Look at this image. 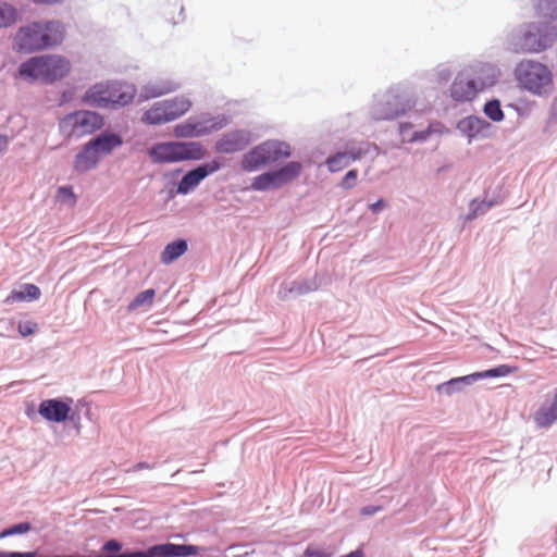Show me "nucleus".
<instances>
[{
	"label": "nucleus",
	"instance_id": "1",
	"mask_svg": "<svg viewBox=\"0 0 557 557\" xmlns=\"http://www.w3.org/2000/svg\"><path fill=\"white\" fill-rule=\"evenodd\" d=\"M64 37L65 28L62 22L35 21L17 30L13 47L21 53H33L60 45Z\"/></svg>",
	"mask_w": 557,
	"mask_h": 557
},
{
	"label": "nucleus",
	"instance_id": "2",
	"mask_svg": "<svg viewBox=\"0 0 557 557\" xmlns=\"http://www.w3.org/2000/svg\"><path fill=\"white\" fill-rule=\"evenodd\" d=\"M418 98L412 87L395 84L374 97L370 117L374 121H393L407 115L417 106Z\"/></svg>",
	"mask_w": 557,
	"mask_h": 557
},
{
	"label": "nucleus",
	"instance_id": "3",
	"mask_svg": "<svg viewBox=\"0 0 557 557\" xmlns=\"http://www.w3.org/2000/svg\"><path fill=\"white\" fill-rule=\"evenodd\" d=\"M557 41V26L547 21L525 22L516 27L509 37L515 52L541 53Z\"/></svg>",
	"mask_w": 557,
	"mask_h": 557
},
{
	"label": "nucleus",
	"instance_id": "4",
	"mask_svg": "<svg viewBox=\"0 0 557 557\" xmlns=\"http://www.w3.org/2000/svg\"><path fill=\"white\" fill-rule=\"evenodd\" d=\"M513 74L518 84L532 95L548 97L554 90L552 71L539 61H520L516 65Z\"/></svg>",
	"mask_w": 557,
	"mask_h": 557
},
{
	"label": "nucleus",
	"instance_id": "5",
	"mask_svg": "<svg viewBox=\"0 0 557 557\" xmlns=\"http://www.w3.org/2000/svg\"><path fill=\"white\" fill-rule=\"evenodd\" d=\"M479 72L483 76L479 75L475 78H471L463 72L456 75L449 88L450 97L454 101H471L479 91L493 86L497 82L499 72L495 66L482 64Z\"/></svg>",
	"mask_w": 557,
	"mask_h": 557
},
{
	"label": "nucleus",
	"instance_id": "6",
	"mask_svg": "<svg viewBox=\"0 0 557 557\" xmlns=\"http://www.w3.org/2000/svg\"><path fill=\"white\" fill-rule=\"evenodd\" d=\"M290 156L292 148L288 143L278 139H268L246 152L243 156L240 166L243 171L255 172Z\"/></svg>",
	"mask_w": 557,
	"mask_h": 557
},
{
	"label": "nucleus",
	"instance_id": "7",
	"mask_svg": "<svg viewBox=\"0 0 557 557\" xmlns=\"http://www.w3.org/2000/svg\"><path fill=\"white\" fill-rule=\"evenodd\" d=\"M104 125V117L90 110H76L65 114L59 121V132L65 138L83 137L100 131Z\"/></svg>",
	"mask_w": 557,
	"mask_h": 557
},
{
	"label": "nucleus",
	"instance_id": "8",
	"mask_svg": "<svg viewBox=\"0 0 557 557\" xmlns=\"http://www.w3.org/2000/svg\"><path fill=\"white\" fill-rule=\"evenodd\" d=\"M230 122V116L225 114L213 116L205 112L198 116H189L184 122L174 125L173 135L176 138H198L223 129Z\"/></svg>",
	"mask_w": 557,
	"mask_h": 557
},
{
	"label": "nucleus",
	"instance_id": "9",
	"mask_svg": "<svg viewBox=\"0 0 557 557\" xmlns=\"http://www.w3.org/2000/svg\"><path fill=\"white\" fill-rule=\"evenodd\" d=\"M302 170L299 161H289L278 169L269 170L253 177L251 188L257 191H268L281 188L296 180Z\"/></svg>",
	"mask_w": 557,
	"mask_h": 557
},
{
	"label": "nucleus",
	"instance_id": "10",
	"mask_svg": "<svg viewBox=\"0 0 557 557\" xmlns=\"http://www.w3.org/2000/svg\"><path fill=\"white\" fill-rule=\"evenodd\" d=\"M190 108L191 101L188 98L184 96L174 97L147 110L144 113L143 121L148 125H160L178 119Z\"/></svg>",
	"mask_w": 557,
	"mask_h": 557
},
{
	"label": "nucleus",
	"instance_id": "11",
	"mask_svg": "<svg viewBox=\"0 0 557 557\" xmlns=\"http://www.w3.org/2000/svg\"><path fill=\"white\" fill-rule=\"evenodd\" d=\"M224 166V160L215 157L209 162H203L188 170L176 186V194L186 196L194 191L208 176L220 171Z\"/></svg>",
	"mask_w": 557,
	"mask_h": 557
},
{
	"label": "nucleus",
	"instance_id": "12",
	"mask_svg": "<svg viewBox=\"0 0 557 557\" xmlns=\"http://www.w3.org/2000/svg\"><path fill=\"white\" fill-rule=\"evenodd\" d=\"M456 129L467 138L468 144L474 140L487 139L495 135L496 127L485 119L471 114L456 123Z\"/></svg>",
	"mask_w": 557,
	"mask_h": 557
},
{
	"label": "nucleus",
	"instance_id": "13",
	"mask_svg": "<svg viewBox=\"0 0 557 557\" xmlns=\"http://www.w3.org/2000/svg\"><path fill=\"white\" fill-rule=\"evenodd\" d=\"M253 141L250 129L236 128L223 133L214 143V151L223 154H233L244 151Z\"/></svg>",
	"mask_w": 557,
	"mask_h": 557
},
{
	"label": "nucleus",
	"instance_id": "14",
	"mask_svg": "<svg viewBox=\"0 0 557 557\" xmlns=\"http://www.w3.org/2000/svg\"><path fill=\"white\" fill-rule=\"evenodd\" d=\"M72 405V397L48 398L39 403L37 412L48 422L65 423Z\"/></svg>",
	"mask_w": 557,
	"mask_h": 557
},
{
	"label": "nucleus",
	"instance_id": "15",
	"mask_svg": "<svg viewBox=\"0 0 557 557\" xmlns=\"http://www.w3.org/2000/svg\"><path fill=\"white\" fill-rule=\"evenodd\" d=\"M42 83L53 84L63 79L71 71L70 61L58 54H41Z\"/></svg>",
	"mask_w": 557,
	"mask_h": 557
},
{
	"label": "nucleus",
	"instance_id": "16",
	"mask_svg": "<svg viewBox=\"0 0 557 557\" xmlns=\"http://www.w3.org/2000/svg\"><path fill=\"white\" fill-rule=\"evenodd\" d=\"M201 547L193 544H175L171 542L150 546L151 557H188L200 554Z\"/></svg>",
	"mask_w": 557,
	"mask_h": 557
},
{
	"label": "nucleus",
	"instance_id": "17",
	"mask_svg": "<svg viewBox=\"0 0 557 557\" xmlns=\"http://www.w3.org/2000/svg\"><path fill=\"white\" fill-rule=\"evenodd\" d=\"M319 288V282L315 277L304 278V280H295V281H285L281 283L277 297L281 300H287L292 297H298L311 292H314Z\"/></svg>",
	"mask_w": 557,
	"mask_h": 557
},
{
	"label": "nucleus",
	"instance_id": "18",
	"mask_svg": "<svg viewBox=\"0 0 557 557\" xmlns=\"http://www.w3.org/2000/svg\"><path fill=\"white\" fill-rule=\"evenodd\" d=\"M82 101L90 107L110 108L112 106L111 82L94 84L85 91Z\"/></svg>",
	"mask_w": 557,
	"mask_h": 557
},
{
	"label": "nucleus",
	"instance_id": "19",
	"mask_svg": "<svg viewBox=\"0 0 557 557\" xmlns=\"http://www.w3.org/2000/svg\"><path fill=\"white\" fill-rule=\"evenodd\" d=\"M89 143L98 154L103 158L123 145V137L116 132L104 129L91 137Z\"/></svg>",
	"mask_w": 557,
	"mask_h": 557
},
{
	"label": "nucleus",
	"instance_id": "20",
	"mask_svg": "<svg viewBox=\"0 0 557 557\" xmlns=\"http://www.w3.org/2000/svg\"><path fill=\"white\" fill-rule=\"evenodd\" d=\"M102 158L98 154V152L92 148L89 140L82 146L79 151L75 154L73 160V171L77 174H85L100 163Z\"/></svg>",
	"mask_w": 557,
	"mask_h": 557
},
{
	"label": "nucleus",
	"instance_id": "21",
	"mask_svg": "<svg viewBox=\"0 0 557 557\" xmlns=\"http://www.w3.org/2000/svg\"><path fill=\"white\" fill-rule=\"evenodd\" d=\"M95 557H151L150 546L146 549H123V544L116 539L106 541L101 546L100 554Z\"/></svg>",
	"mask_w": 557,
	"mask_h": 557
},
{
	"label": "nucleus",
	"instance_id": "22",
	"mask_svg": "<svg viewBox=\"0 0 557 557\" xmlns=\"http://www.w3.org/2000/svg\"><path fill=\"white\" fill-rule=\"evenodd\" d=\"M148 156L156 164L180 162L176 140L153 144L148 150Z\"/></svg>",
	"mask_w": 557,
	"mask_h": 557
},
{
	"label": "nucleus",
	"instance_id": "23",
	"mask_svg": "<svg viewBox=\"0 0 557 557\" xmlns=\"http://www.w3.org/2000/svg\"><path fill=\"white\" fill-rule=\"evenodd\" d=\"M15 78H22L27 83L37 81L42 82V62L41 55L32 57L22 62L17 72L14 74Z\"/></svg>",
	"mask_w": 557,
	"mask_h": 557
},
{
	"label": "nucleus",
	"instance_id": "24",
	"mask_svg": "<svg viewBox=\"0 0 557 557\" xmlns=\"http://www.w3.org/2000/svg\"><path fill=\"white\" fill-rule=\"evenodd\" d=\"M136 87L134 84L126 82H111V107H125L133 102L136 95Z\"/></svg>",
	"mask_w": 557,
	"mask_h": 557
},
{
	"label": "nucleus",
	"instance_id": "25",
	"mask_svg": "<svg viewBox=\"0 0 557 557\" xmlns=\"http://www.w3.org/2000/svg\"><path fill=\"white\" fill-rule=\"evenodd\" d=\"M343 151L352 162H355L368 156L375 158L379 154V147L376 144L368 140H350L345 144V149Z\"/></svg>",
	"mask_w": 557,
	"mask_h": 557
},
{
	"label": "nucleus",
	"instance_id": "26",
	"mask_svg": "<svg viewBox=\"0 0 557 557\" xmlns=\"http://www.w3.org/2000/svg\"><path fill=\"white\" fill-rule=\"evenodd\" d=\"M178 161H200L207 157V149L200 141L176 140Z\"/></svg>",
	"mask_w": 557,
	"mask_h": 557
},
{
	"label": "nucleus",
	"instance_id": "27",
	"mask_svg": "<svg viewBox=\"0 0 557 557\" xmlns=\"http://www.w3.org/2000/svg\"><path fill=\"white\" fill-rule=\"evenodd\" d=\"M41 296L40 288L30 283H24L10 292L5 302L12 304L15 301H34L38 300Z\"/></svg>",
	"mask_w": 557,
	"mask_h": 557
},
{
	"label": "nucleus",
	"instance_id": "28",
	"mask_svg": "<svg viewBox=\"0 0 557 557\" xmlns=\"http://www.w3.org/2000/svg\"><path fill=\"white\" fill-rule=\"evenodd\" d=\"M475 383L473 373L463 376L453 377L446 382H443L436 386V392L441 395L451 396L460 393L468 385Z\"/></svg>",
	"mask_w": 557,
	"mask_h": 557
},
{
	"label": "nucleus",
	"instance_id": "29",
	"mask_svg": "<svg viewBox=\"0 0 557 557\" xmlns=\"http://www.w3.org/2000/svg\"><path fill=\"white\" fill-rule=\"evenodd\" d=\"M178 88L180 84L172 79H158L145 85L144 96L146 99L158 98L169 92H173Z\"/></svg>",
	"mask_w": 557,
	"mask_h": 557
},
{
	"label": "nucleus",
	"instance_id": "30",
	"mask_svg": "<svg viewBox=\"0 0 557 557\" xmlns=\"http://www.w3.org/2000/svg\"><path fill=\"white\" fill-rule=\"evenodd\" d=\"M188 249V243L184 238H177L169 243L161 252V262L170 264L182 257Z\"/></svg>",
	"mask_w": 557,
	"mask_h": 557
},
{
	"label": "nucleus",
	"instance_id": "31",
	"mask_svg": "<svg viewBox=\"0 0 557 557\" xmlns=\"http://www.w3.org/2000/svg\"><path fill=\"white\" fill-rule=\"evenodd\" d=\"M503 203V199L497 196L491 199H473L469 203V212L466 215L467 221H472L479 215L486 213L492 207Z\"/></svg>",
	"mask_w": 557,
	"mask_h": 557
},
{
	"label": "nucleus",
	"instance_id": "32",
	"mask_svg": "<svg viewBox=\"0 0 557 557\" xmlns=\"http://www.w3.org/2000/svg\"><path fill=\"white\" fill-rule=\"evenodd\" d=\"M82 413L86 417H89L90 413L89 404L85 399H78L74 407L72 405L70 413L67 414V421L76 430L77 434H79L82 430Z\"/></svg>",
	"mask_w": 557,
	"mask_h": 557
},
{
	"label": "nucleus",
	"instance_id": "33",
	"mask_svg": "<svg viewBox=\"0 0 557 557\" xmlns=\"http://www.w3.org/2000/svg\"><path fill=\"white\" fill-rule=\"evenodd\" d=\"M516 370H517L516 367L504 363V364H498L496 367H493V368L484 370V371L473 372V376H474L475 382H478L479 380H484V379L504 377V376H507V375L513 373Z\"/></svg>",
	"mask_w": 557,
	"mask_h": 557
},
{
	"label": "nucleus",
	"instance_id": "34",
	"mask_svg": "<svg viewBox=\"0 0 557 557\" xmlns=\"http://www.w3.org/2000/svg\"><path fill=\"white\" fill-rule=\"evenodd\" d=\"M18 17L20 13L10 2H0V28L12 26Z\"/></svg>",
	"mask_w": 557,
	"mask_h": 557
},
{
	"label": "nucleus",
	"instance_id": "35",
	"mask_svg": "<svg viewBox=\"0 0 557 557\" xmlns=\"http://www.w3.org/2000/svg\"><path fill=\"white\" fill-rule=\"evenodd\" d=\"M327 169L330 172L335 173L344 170L349 166L352 161L344 151H336L333 154H330L325 161Z\"/></svg>",
	"mask_w": 557,
	"mask_h": 557
},
{
	"label": "nucleus",
	"instance_id": "36",
	"mask_svg": "<svg viewBox=\"0 0 557 557\" xmlns=\"http://www.w3.org/2000/svg\"><path fill=\"white\" fill-rule=\"evenodd\" d=\"M442 127H443V124L441 122L430 123L425 129L412 132L410 134V136L408 137L407 143H409V144L424 143L430 138V136L432 134H434V133L441 134Z\"/></svg>",
	"mask_w": 557,
	"mask_h": 557
},
{
	"label": "nucleus",
	"instance_id": "37",
	"mask_svg": "<svg viewBox=\"0 0 557 557\" xmlns=\"http://www.w3.org/2000/svg\"><path fill=\"white\" fill-rule=\"evenodd\" d=\"M483 113L495 123H499L504 121L505 114L502 109V103L499 99L493 98L491 100H487L483 106Z\"/></svg>",
	"mask_w": 557,
	"mask_h": 557
},
{
	"label": "nucleus",
	"instance_id": "38",
	"mask_svg": "<svg viewBox=\"0 0 557 557\" xmlns=\"http://www.w3.org/2000/svg\"><path fill=\"white\" fill-rule=\"evenodd\" d=\"M156 290L153 288L145 289L138 293L135 298L128 304L127 311L132 312L140 307H150L152 305Z\"/></svg>",
	"mask_w": 557,
	"mask_h": 557
},
{
	"label": "nucleus",
	"instance_id": "39",
	"mask_svg": "<svg viewBox=\"0 0 557 557\" xmlns=\"http://www.w3.org/2000/svg\"><path fill=\"white\" fill-rule=\"evenodd\" d=\"M168 7L164 9V14L169 21L176 25L185 21L183 2H165Z\"/></svg>",
	"mask_w": 557,
	"mask_h": 557
},
{
	"label": "nucleus",
	"instance_id": "40",
	"mask_svg": "<svg viewBox=\"0 0 557 557\" xmlns=\"http://www.w3.org/2000/svg\"><path fill=\"white\" fill-rule=\"evenodd\" d=\"M535 10L542 16L541 21L553 24L557 21V2H537Z\"/></svg>",
	"mask_w": 557,
	"mask_h": 557
},
{
	"label": "nucleus",
	"instance_id": "41",
	"mask_svg": "<svg viewBox=\"0 0 557 557\" xmlns=\"http://www.w3.org/2000/svg\"><path fill=\"white\" fill-rule=\"evenodd\" d=\"M32 529H33V525L29 521H22V522L12 524L8 528H4L2 531H0V540L7 539L9 536L26 534Z\"/></svg>",
	"mask_w": 557,
	"mask_h": 557
},
{
	"label": "nucleus",
	"instance_id": "42",
	"mask_svg": "<svg viewBox=\"0 0 557 557\" xmlns=\"http://www.w3.org/2000/svg\"><path fill=\"white\" fill-rule=\"evenodd\" d=\"M435 81L437 84L443 85L448 83L453 76L451 67L446 63L438 64L435 70Z\"/></svg>",
	"mask_w": 557,
	"mask_h": 557
},
{
	"label": "nucleus",
	"instance_id": "43",
	"mask_svg": "<svg viewBox=\"0 0 557 557\" xmlns=\"http://www.w3.org/2000/svg\"><path fill=\"white\" fill-rule=\"evenodd\" d=\"M357 180L358 171L356 169H351L346 172L338 186L346 190L351 189L352 187L356 186Z\"/></svg>",
	"mask_w": 557,
	"mask_h": 557
},
{
	"label": "nucleus",
	"instance_id": "44",
	"mask_svg": "<svg viewBox=\"0 0 557 557\" xmlns=\"http://www.w3.org/2000/svg\"><path fill=\"white\" fill-rule=\"evenodd\" d=\"M302 557H331V554L313 544H309L304 550Z\"/></svg>",
	"mask_w": 557,
	"mask_h": 557
},
{
	"label": "nucleus",
	"instance_id": "45",
	"mask_svg": "<svg viewBox=\"0 0 557 557\" xmlns=\"http://www.w3.org/2000/svg\"><path fill=\"white\" fill-rule=\"evenodd\" d=\"M36 330L37 324L32 321L20 322L17 326V331L22 337H26L34 334Z\"/></svg>",
	"mask_w": 557,
	"mask_h": 557
},
{
	"label": "nucleus",
	"instance_id": "46",
	"mask_svg": "<svg viewBox=\"0 0 557 557\" xmlns=\"http://www.w3.org/2000/svg\"><path fill=\"white\" fill-rule=\"evenodd\" d=\"M0 557H46V556L40 555L37 550H30V552L0 550Z\"/></svg>",
	"mask_w": 557,
	"mask_h": 557
},
{
	"label": "nucleus",
	"instance_id": "47",
	"mask_svg": "<svg viewBox=\"0 0 557 557\" xmlns=\"http://www.w3.org/2000/svg\"><path fill=\"white\" fill-rule=\"evenodd\" d=\"M384 508H385L384 505H367V506L361 507L360 515L366 516V517H371L377 512L383 511Z\"/></svg>",
	"mask_w": 557,
	"mask_h": 557
},
{
	"label": "nucleus",
	"instance_id": "48",
	"mask_svg": "<svg viewBox=\"0 0 557 557\" xmlns=\"http://www.w3.org/2000/svg\"><path fill=\"white\" fill-rule=\"evenodd\" d=\"M412 127L413 125L410 122H400L398 124V133L401 136V140L404 143H407L408 138L406 137V135L411 131Z\"/></svg>",
	"mask_w": 557,
	"mask_h": 557
},
{
	"label": "nucleus",
	"instance_id": "49",
	"mask_svg": "<svg viewBox=\"0 0 557 557\" xmlns=\"http://www.w3.org/2000/svg\"><path fill=\"white\" fill-rule=\"evenodd\" d=\"M157 465H158L157 462L149 463L147 461H139V462L135 463L128 471L136 472V471H140L144 469H154L157 467Z\"/></svg>",
	"mask_w": 557,
	"mask_h": 557
},
{
	"label": "nucleus",
	"instance_id": "50",
	"mask_svg": "<svg viewBox=\"0 0 557 557\" xmlns=\"http://www.w3.org/2000/svg\"><path fill=\"white\" fill-rule=\"evenodd\" d=\"M386 207H387L386 201L384 199L380 198L375 202L371 203L369 206V209L372 211V213L376 214L380 211H382L383 209H385Z\"/></svg>",
	"mask_w": 557,
	"mask_h": 557
},
{
	"label": "nucleus",
	"instance_id": "51",
	"mask_svg": "<svg viewBox=\"0 0 557 557\" xmlns=\"http://www.w3.org/2000/svg\"><path fill=\"white\" fill-rule=\"evenodd\" d=\"M59 194L63 195V196H66V197H71L73 200L76 199L74 193H73V188L72 186H61L59 187Z\"/></svg>",
	"mask_w": 557,
	"mask_h": 557
},
{
	"label": "nucleus",
	"instance_id": "52",
	"mask_svg": "<svg viewBox=\"0 0 557 557\" xmlns=\"http://www.w3.org/2000/svg\"><path fill=\"white\" fill-rule=\"evenodd\" d=\"M9 137L0 134V156L8 149Z\"/></svg>",
	"mask_w": 557,
	"mask_h": 557
},
{
	"label": "nucleus",
	"instance_id": "53",
	"mask_svg": "<svg viewBox=\"0 0 557 557\" xmlns=\"http://www.w3.org/2000/svg\"><path fill=\"white\" fill-rule=\"evenodd\" d=\"M341 557H364L363 550L361 548H357L355 550L349 552Z\"/></svg>",
	"mask_w": 557,
	"mask_h": 557
},
{
	"label": "nucleus",
	"instance_id": "54",
	"mask_svg": "<svg viewBox=\"0 0 557 557\" xmlns=\"http://www.w3.org/2000/svg\"><path fill=\"white\" fill-rule=\"evenodd\" d=\"M181 172H182V169H177V170H175V172H174V173L178 174V173H181Z\"/></svg>",
	"mask_w": 557,
	"mask_h": 557
}]
</instances>
